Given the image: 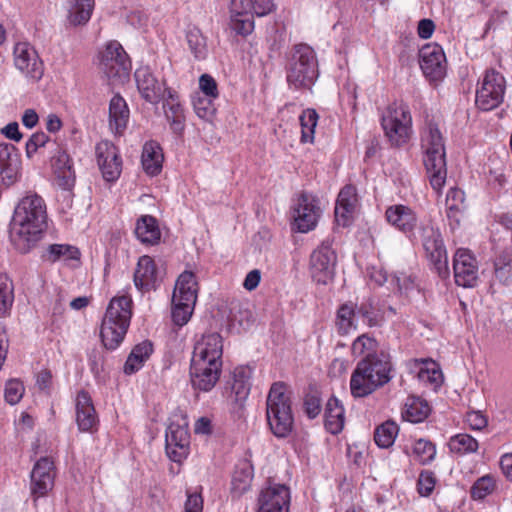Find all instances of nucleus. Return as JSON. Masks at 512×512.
Listing matches in <instances>:
<instances>
[{
    "label": "nucleus",
    "instance_id": "6",
    "mask_svg": "<svg viewBox=\"0 0 512 512\" xmlns=\"http://www.w3.org/2000/svg\"><path fill=\"white\" fill-rule=\"evenodd\" d=\"M318 75V63L313 49L305 44L295 46L286 67V79L289 87L310 89Z\"/></svg>",
    "mask_w": 512,
    "mask_h": 512
},
{
    "label": "nucleus",
    "instance_id": "31",
    "mask_svg": "<svg viewBox=\"0 0 512 512\" xmlns=\"http://www.w3.org/2000/svg\"><path fill=\"white\" fill-rule=\"evenodd\" d=\"M357 303L347 301L336 312L335 325L340 335H347L357 328Z\"/></svg>",
    "mask_w": 512,
    "mask_h": 512
},
{
    "label": "nucleus",
    "instance_id": "32",
    "mask_svg": "<svg viewBox=\"0 0 512 512\" xmlns=\"http://www.w3.org/2000/svg\"><path fill=\"white\" fill-rule=\"evenodd\" d=\"M168 98L163 104L166 118L175 134H182L185 128V115L182 105L177 101L173 92L168 89Z\"/></svg>",
    "mask_w": 512,
    "mask_h": 512
},
{
    "label": "nucleus",
    "instance_id": "3",
    "mask_svg": "<svg viewBox=\"0 0 512 512\" xmlns=\"http://www.w3.org/2000/svg\"><path fill=\"white\" fill-rule=\"evenodd\" d=\"M391 364L384 356H370L361 360L350 379L353 397L362 398L373 393L391 379Z\"/></svg>",
    "mask_w": 512,
    "mask_h": 512
},
{
    "label": "nucleus",
    "instance_id": "53",
    "mask_svg": "<svg viewBox=\"0 0 512 512\" xmlns=\"http://www.w3.org/2000/svg\"><path fill=\"white\" fill-rule=\"evenodd\" d=\"M419 380L430 383L435 387L442 383V372L436 367V364L432 361H425L424 367H421L418 372Z\"/></svg>",
    "mask_w": 512,
    "mask_h": 512
},
{
    "label": "nucleus",
    "instance_id": "55",
    "mask_svg": "<svg viewBox=\"0 0 512 512\" xmlns=\"http://www.w3.org/2000/svg\"><path fill=\"white\" fill-rule=\"evenodd\" d=\"M195 113L204 120H211L215 113V108L211 98L198 97L193 101Z\"/></svg>",
    "mask_w": 512,
    "mask_h": 512
},
{
    "label": "nucleus",
    "instance_id": "25",
    "mask_svg": "<svg viewBox=\"0 0 512 512\" xmlns=\"http://www.w3.org/2000/svg\"><path fill=\"white\" fill-rule=\"evenodd\" d=\"M161 275L155 261L148 255H143L137 262L134 272V284L141 292H149L157 288Z\"/></svg>",
    "mask_w": 512,
    "mask_h": 512
},
{
    "label": "nucleus",
    "instance_id": "4",
    "mask_svg": "<svg viewBox=\"0 0 512 512\" xmlns=\"http://www.w3.org/2000/svg\"><path fill=\"white\" fill-rule=\"evenodd\" d=\"M132 316V300L127 296L114 297L104 315L100 336L103 345L116 349L123 341Z\"/></svg>",
    "mask_w": 512,
    "mask_h": 512
},
{
    "label": "nucleus",
    "instance_id": "11",
    "mask_svg": "<svg viewBox=\"0 0 512 512\" xmlns=\"http://www.w3.org/2000/svg\"><path fill=\"white\" fill-rule=\"evenodd\" d=\"M131 69L130 59L118 41L109 42L101 53L100 70L111 81H124Z\"/></svg>",
    "mask_w": 512,
    "mask_h": 512
},
{
    "label": "nucleus",
    "instance_id": "57",
    "mask_svg": "<svg viewBox=\"0 0 512 512\" xmlns=\"http://www.w3.org/2000/svg\"><path fill=\"white\" fill-rule=\"evenodd\" d=\"M465 194L456 187L450 188L446 196V206L450 211H458L464 204Z\"/></svg>",
    "mask_w": 512,
    "mask_h": 512
},
{
    "label": "nucleus",
    "instance_id": "42",
    "mask_svg": "<svg viewBox=\"0 0 512 512\" xmlns=\"http://www.w3.org/2000/svg\"><path fill=\"white\" fill-rule=\"evenodd\" d=\"M252 478V467L247 462L239 464L232 476V492L236 496L242 495L250 488Z\"/></svg>",
    "mask_w": 512,
    "mask_h": 512
},
{
    "label": "nucleus",
    "instance_id": "8",
    "mask_svg": "<svg viewBox=\"0 0 512 512\" xmlns=\"http://www.w3.org/2000/svg\"><path fill=\"white\" fill-rule=\"evenodd\" d=\"M418 240L435 271L442 278L449 274L448 257L440 231L431 221L421 222L417 230Z\"/></svg>",
    "mask_w": 512,
    "mask_h": 512
},
{
    "label": "nucleus",
    "instance_id": "38",
    "mask_svg": "<svg viewBox=\"0 0 512 512\" xmlns=\"http://www.w3.org/2000/svg\"><path fill=\"white\" fill-rule=\"evenodd\" d=\"M494 275L504 285H512V249H504L495 255Z\"/></svg>",
    "mask_w": 512,
    "mask_h": 512
},
{
    "label": "nucleus",
    "instance_id": "21",
    "mask_svg": "<svg viewBox=\"0 0 512 512\" xmlns=\"http://www.w3.org/2000/svg\"><path fill=\"white\" fill-rule=\"evenodd\" d=\"M222 370V363H209L200 360H191L190 379L195 390L208 392L218 382Z\"/></svg>",
    "mask_w": 512,
    "mask_h": 512
},
{
    "label": "nucleus",
    "instance_id": "45",
    "mask_svg": "<svg viewBox=\"0 0 512 512\" xmlns=\"http://www.w3.org/2000/svg\"><path fill=\"white\" fill-rule=\"evenodd\" d=\"M398 426L393 421H386L376 428L374 433L375 443L381 448L390 447L398 434Z\"/></svg>",
    "mask_w": 512,
    "mask_h": 512
},
{
    "label": "nucleus",
    "instance_id": "39",
    "mask_svg": "<svg viewBox=\"0 0 512 512\" xmlns=\"http://www.w3.org/2000/svg\"><path fill=\"white\" fill-rule=\"evenodd\" d=\"M95 0H74L69 10L68 21L73 26L85 25L91 18Z\"/></svg>",
    "mask_w": 512,
    "mask_h": 512
},
{
    "label": "nucleus",
    "instance_id": "40",
    "mask_svg": "<svg viewBox=\"0 0 512 512\" xmlns=\"http://www.w3.org/2000/svg\"><path fill=\"white\" fill-rule=\"evenodd\" d=\"M448 448L451 453L464 456L477 452L479 443L469 434L458 433L449 439Z\"/></svg>",
    "mask_w": 512,
    "mask_h": 512
},
{
    "label": "nucleus",
    "instance_id": "13",
    "mask_svg": "<svg viewBox=\"0 0 512 512\" xmlns=\"http://www.w3.org/2000/svg\"><path fill=\"white\" fill-rule=\"evenodd\" d=\"M290 501L289 487L269 480L258 495L257 512H289Z\"/></svg>",
    "mask_w": 512,
    "mask_h": 512
},
{
    "label": "nucleus",
    "instance_id": "47",
    "mask_svg": "<svg viewBox=\"0 0 512 512\" xmlns=\"http://www.w3.org/2000/svg\"><path fill=\"white\" fill-rule=\"evenodd\" d=\"M56 177V183L62 192L58 197L63 198L66 201V206L71 207L72 205V188L75 184V172L74 170H65L62 172L54 173Z\"/></svg>",
    "mask_w": 512,
    "mask_h": 512
},
{
    "label": "nucleus",
    "instance_id": "30",
    "mask_svg": "<svg viewBox=\"0 0 512 512\" xmlns=\"http://www.w3.org/2000/svg\"><path fill=\"white\" fill-rule=\"evenodd\" d=\"M162 148L156 141H148L144 144L141 162L144 171L155 176L161 172L163 162Z\"/></svg>",
    "mask_w": 512,
    "mask_h": 512
},
{
    "label": "nucleus",
    "instance_id": "64",
    "mask_svg": "<svg viewBox=\"0 0 512 512\" xmlns=\"http://www.w3.org/2000/svg\"><path fill=\"white\" fill-rule=\"evenodd\" d=\"M203 498L199 493H191L187 495L184 505V512H202Z\"/></svg>",
    "mask_w": 512,
    "mask_h": 512
},
{
    "label": "nucleus",
    "instance_id": "60",
    "mask_svg": "<svg viewBox=\"0 0 512 512\" xmlns=\"http://www.w3.org/2000/svg\"><path fill=\"white\" fill-rule=\"evenodd\" d=\"M304 411L310 419L316 418L321 412V400L316 395H307L304 399Z\"/></svg>",
    "mask_w": 512,
    "mask_h": 512
},
{
    "label": "nucleus",
    "instance_id": "41",
    "mask_svg": "<svg viewBox=\"0 0 512 512\" xmlns=\"http://www.w3.org/2000/svg\"><path fill=\"white\" fill-rule=\"evenodd\" d=\"M357 315L369 327L380 326L383 322V313L372 298H368L357 304Z\"/></svg>",
    "mask_w": 512,
    "mask_h": 512
},
{
    "label": "nucleus",
    "instance_id": "61",
    "mask_svg": "<svg viewBox=\"0 0 512 512\" xmlns=\"http://www.w3.org/2000/svg\"><path fill=\"white\" fill-rule=\"evenodd\" d=\"M466 423L472 430H482L487 424V418L479 411H470L466 415Z\"/></svg>",
    "mask_w": 512,
    "mask_h": 512
},
{
    "label": "nucleus",
    "instance_id": "5",
    "mask_svg": "<svg viewBox=\"0 0 512 512\" xmlns=\"http://www.w3.org/2000/svg\"><path fill=\"white\" fill-rule=\"evenodd\" d=\"M266 417L271 432L278 438L287 437L294 427L292 401L283 382L272 384L266 400Z\"/></svg>",
    "mask_w": 512,
    "mask_h": 512
},
{
    "label": "nucleus",
    "instance_id": "46",
    "mask_svg": "<svg viewBox=\"0 0 512 512\" xmlns=\"http://www.w3.org/2000/svg\"><path fill=\"white\" fill-rule=\"evenodd\" d=\"M13 302V282L6 274H0V317L8 314Z\"/></svg>",
    "mask_w": 512,
    "mask_h": 512
},
{
    "label": "nucleus",
    "instance_id": "10",
    "mask_svg": "<svg viewBox=\"0 0 512 512\" xmlns=\"http://www.w3.org/2000/svg\"><path fill=\"white\" fill-rule=\"evenodd\" d=\"M475 103L483 111L497 108L504 100L506 81L504 76L495 69H487L479 81Z\"/></svg>",
    "mask_w": 512,
    "mask_h": 512
},
{
    "label": "nucleus",
    "instance_id": "14",
    "mask_svg": "<svg viewBox=\"0 0 512 512\" xmlns=\"http://www.w3.org/2000/svg\"><path fill=\"white\" fill-rule=\"evenodd\" d=\"M319 200L308 193H302L293 208V219L297 230L307 233L313 230L321 216Z\"/></svg>",
    "mask_w": 512,
    "mask_h": 512
},
{
    "label": "nucleus",
    "instance_id": "50",
    "mask_svg": "<svg viewBox=\"0 0 512 512\" xmlns=\"http://www.w3.org/2000/svg\"><path fill=\"white\" fill-rule=\"evenodd\" d=\"M230 26L240 35H248L254 29L252 16L248 13L238 12L234 8L231 11Z\"/></svg>",
    "mask_w": 512,
    "mask_h": 512
},
{
    "label": "nucleus",
    "instance_id": "7",
    "mask_svg": "<svg viewBox=\"0 0 512 512\" xmlns=\"http://www.w3.org/2000/svg\"><path fill=\"white\" fill-rule=\"evenodd\" d=\"M196 276L184 271L178 277L172 295V320L178 326L185 325L192 316L197 300Z\"/></svg>",
    "mask_w": 512,
    "mask_h": 512
},
{
    "label": "nucleus",
    "instance_id": "24",
    "mask_svg": "<svg viewBox=\"0 0 512 512\" xmlns=\"http://www.w3.org/2000/svg\"><path fill=\"white\" fill-rule=\"evenodd\" d=\"M223 339L219 333L204 334L195 344L192 359L209 363H222Z\"/></svg>",
    "mask_w": 512,
    "mask_h": 512
},
{
    "label": "nucleus",
    "instance_id": "2",
    "mask_svg": "<svg viewBox=\"0 0 512 512\" xmlns=\"http://www.w3.org/2000/svg\"><path fill=\"white\" fill-rule=\"evenodd\" d=\"M421 147L424 151V166L432 189L441 195L446 183L447 166L445 144L442 133L432 121L427 122L421 132Z\"/></svg>",
    "mask_w": 512,
    "mask_h": 512
},
{
    "label": "nucleus",
    "instance_id": "62",
    "mask_svg": "<svg viewBox=\"0 0 512 512\" xmlns=\"http://www.w3.org/2000/svg\"><path fill=\"white\" fill-rule=\"evenodd\" d=\"M48 141V136L44 132L33 134L26 143V153L28 157L35 153L39 147H43Z\"/></svg>",
    "mask_w": 512,
    "mask_h": 512
},
{
    "label": "nucleus",
    "instance_id": "36",
    "mask_svg": "<svg viewBox=\"0 0 512 512\" xmlns=\"http://www.w3.org/2000/svg\"><path fill=\"white\" fill-rule=\"evenodd\" d=\"M135 234L142 243L146 244L157 243L161 236L157 220L150 215H144L137 221Z\"/></svg>",
    "mask_w": 512,
    "mask_h": 512
},
{
    "label": "nucleus",
    "instance_id": "35",
    "mask_svg": "<svg viewBox=\"0 0 512 512\" xmlns=\"http://www.w3.org/2000/svg\"><path fill=\"white\" fill-rule=\"evenodd\" d=\"M430 406L427 401L411 396L408 397L402 410L404 420L411 423H420L424 421L430 414Z\"/></svg>",
    "mask_w": 512,
    "mask_h": 512
},
{
    "label": "nucleus",
    "instance_id": "49",
    "mask_svg": "<svg viewBox=\"0 0 512 512\" xmlns=\"http://www.w3.org/2000/svg\"><path fill=\"white\" fill-rule=\"evenodd\" d=\"M377 346L378 343L376 339L365 333L358 336L352 343V353L357 357L363 355H365V357L377 356Z\"/></svg>",
    "mask_w": 512,
    "mask_h": 512
},
{
    "label": "nucleus",
    "instance_id": "48",
    "mask_svg": "<svg viewBox=\"0 0 512 512\" xmlns=\"http://www.w3.org/2000/svg\"><path fill=\"white\" fill-rule=\"evenodd\" d=\"M412 454L414 459L422 465L429 464L436 456L435 445L425 439H418L413 445Z\"/></svg>",
    "mask_w": 512,
    "mask_h": 512
},
{
    "label": "nucleus",
    "instance_id": "37",
    "mask_svg": "<svg viewBox=\"0 0 512 512\" xmlns=\"http://www.w3.org/2000/svg\"><path fill=\"white\" fill-rule=\"evenodd\" d=\"M251 376L252 369L249 366H239L234 369L232 392L235 394L237 402L244 401L248 397L251 388Z\"/></svg>",
    "mask_w": 512,
    "mask_h": 512
},
{
    "label": "nucleus",
    "instance_id": "28",
    "mask_svg": "<svg viewBox=\"0 0 512 512\" xmlns=\"http://www.w3.org/2000/svg\"><path fill=\"white\" fill-rule=\"evenodd\" d=\"M358 203L356 187L352 184L345 185L338 194L335 206V219L339 225L345 227L350 223Z\"/></svg>",
    "mask_w": 512,
    "mask_h": 512
},
{
    "label": "nucleus",
    "instance_id": "51",
    "mask_svg": "<svg viewBox=\"0 0 512 512\" xmlns=\"http://www.w3.org/2000/svg\"><path fill=\"white\" fill-rule=\"evenodd\" d=\"M187 43L198 60L204 59L207 54L206 40L199 29L193 28L187 32Z\"/></svg>",
    "mask_w": 512,
    "mask_h": 512
},
{
    "label": "nucleus",
    "instance_id": "54",
    "mask_svg": "<svg viewBox=\"0 0 512 512\" xmlns=\"http://www.w3.org/2000/svg\"><path fill=\"white\" fill-rule=\"evenodd\" d=\"M25 388L23 384L16 379L9 380L5 385L4 397L10 405L17 404L23 397Z\"/></svg>",
    "mask_w": 512,
    "mask_h": 512
},
{
    "label": "nucleus",
    "instance_id": "26",
    "mask_svg": "<svg viewBox=\"0 0 512 512\" xmlns=\"http://www.w3.org/2000/svg\"><path fill=\"white\" fill-rule=\"evenodd\" d=\"M76 423L82 432H93L99 423L93 401L88 392L81 390L75 399Z\"/></svg>",
    "mask_w": 512,
    "mask_h": 512
},
{
    "label": "nucleus",
    "instance_id": "19",
    "mask_svg": "<svg viewBox=\"0 0 512 512\" xmlns=\"http://www.w3.org/2000/svg\"><path fill=\"white\" fill-rule=\"evenodd\" d=\"M385 218L391 226L405 234L411 241L418 240V218L412 208L402 204L391 205L385 211Z\"/></svg>",
    "mask_w": 512,
    "mask_h": 512
},
{
    "label": "nucleus",
    "instance_id": "20",
    "mask_svg": "<svg viewBox=\"0 0 512 512\" xmlns=\"http://www.w3.org/2000/svg\"><path fill=\"white\" fill-rule=\"evenodd\" d=\"M55 474L54 462L49 457H42L35 463L31 472L30 485L34 501L46 496L52 490Z\"/></svg>",
    "mask_w": 512,
    "mask_h": 512
},
{
    "label": "nucleus",
    "instance_id": "27",
    "mask_svg": "<svg viewBox=\"0 0 512 512\" xmlns=\"http://www.w3.org/2000/svg\"><path fill=\"white\" fill-rule=\"evenodd\" d=\"M137 88L141 96L149 103L157 104L166 89L155 78L148 67H140L134 73Z\"/></svg>",
    "mask_w": 512,
    "mask_h": 512
},
{
    "label": "nucleus",
    "instance_id": "16",
    "mask_svg": "<svg viewBox=\"0 0 512 512\" xmlns=\"http://www.w3.org/2000/svg\"><path fill=\"white\" fill-rule=\"evenodd\" d=\"M98 167L104 180L116 181L122 172V158L118 148L110 141H100L95 147Z\"/></svg>",
    "mask_w": 512,
    "mask_h": 512
},
{
    "label": "nucleus",
    "instance_id": "33",
    "mask_svg": "<svg viewBox=\"0 0 512 512\" xmlns=\"http://www.w3.org/2000/svg\"><path fill=\"white\" fill-rule=\"evenodd\" d=\"M325 428L331 434H338L342 431L345 422L344 408L339 400L331 397L326 404L325 413Z\"/></svg>",
    "mask_w": 512,
    "mask_h": 512
},
{
    "label": "nucleus",
    "instance_id": "18",
    "mask_svg": "<svg viewBox=\"0 0 512 512\" xmlns=\"http://www.w3.org/2000/svg\"><path fill=\"white\" fill-rule=\"evenodd\" d=\"M419 64L423 74L432 81L441 80L446 74V57L436 43L426 44L419 50Z\"/></svg>",
    "mask_w": 512,
    "mask_h": 512
},
{
    "label": "nucleus",
    "instance_id": "23",
    "mask_svg": "<svg viewBox=\"0 0 512 512\" xmlns=\"http://www.w3.org/2000/svg\"><path fill=\"white\" fill-rule=\"evenodd\" d=\"M455 282L459 286L474 287L478 279V267L474 256L466 249H458L453 259Z\"/></svg>",
    "mask_w": 512,
    "mask_h": 512
},
{
    "label": "nucleus",
    "instance_id": "52",
    "mask_svg": "<svg viewBox=\"0 0 512 512\" xmlns=\"http://www.w3.org/2000/svg\"><path fill=\"white\" fill-rule=\"evenodd\" d=\"M495 479L491 475L479 478L471 487V497L475 500H482L495 489Z\"/></svg>",
    "mask_w": 512,
    "mask_h": 512
},
{
    "label": "nucleus",
    "instance_id": "22",
    "mask_svg": "<svg viewBox=\"0 0 512 512\" xmlns=\"http://www.w3.org/2000/svg\"><path fill=\"white\" fill-rule=\"evenodd\" d=\"M21 158L17 148L10 143H0V183L5 187L20 179Z\"/></svg>",
    "mask_w": 512,
    "mask_h": 512
},
{
    "label": "nucleus",
    "instance_id": "34",
    "mask_svg": "<svg viewBox=\"0 0 512 512\" xmlns=\"http://www.w3.org/2000/svg\"><path fill=\"white\" fill-rule=\"evenodd\" d=\"M153 352V345L150 341H143L132 349L125 364L123 371L127 375H132L140 370Z\"/></svg>",
    "mask_w": 512,
    "mask_h": 512
},
{
    "label": "nucleus",
    "instance_id": "44",
    "mask_svg": "<svg viewBox=\"0 0 512 512\" xmlns=\"http://www.w3.org/2000/svg\"><path fill=\"white\" fill-rule=\"evenodd\" d=\"M301 125V142L302 143H313L315 128L318 122V114L314 109L304 110L300 117Z\"/></svg>",
    "mask_w": 512,
    "mask_h": 512
},
{
    "label": "nucleus",
    "instance_id": "56",
    "mask_svg": "<svg viewBox=\"0 0 512 512\" xmlns=\"http://www.w3.org/2000/svg\"><path fill=\"white\" fill-rule=\"evenodd\" d=\"M435 477L433 472L425 470L422 471L418 478V491L422 496H429L435 487Z\"/></svg>",
    "mask_w": 512,
    "mask_h": 512
},
{
    "label": "nucleus",
    "instance_id": "12",
    "mask_svg": "<svg viewBox=\"0 0 512 512\" xmlns=\"http://www.w3.org/2000/svg\"><path fill=\"white\" fill-rule=\"evenodd\" d=\"M337 255L329 241H323L310 255L309 270L312 279L327 285L335 275Z\"/></svg>",
    "mask_w": 512,
    "mask_h": 512
},
{
    "label": "nucleus",
    "instance_id": "17",
    "mask_svg": "<svg viewBox=\"0 0 512 512\" xmlns=\"http://www.w3.org/2000/svg\"><path fill=\"white\" fill-rule=\"evenodd\" d=\"M165 448L167 456L174 462L181 463L187 458L190 449V434L187 423L171 422L166 430Z\"/></svg>",
    "mask_w": 512,
    "mask_h": 512
},
{
    "label": "nucleus",
    "instance_id": "63",
    "mask_svg": "<svg viewBox=\"0 0 512 512\" xmlns=\"http://www.w3.org/2000/svg\"><path fill=\"white\" fill-rule=\"evenodd\" d=\"M252 4L253 13L256 16L262 17L275 10L273 0H250Z\"/></svg>",
    "mask_w": 512,
    "mask_h": 512
},
{
    "label": "nucleus",
    "instance_id": "9",
    "mask_svg": "<svg viewBox=\"0 0 512 512\" xmlns=\"http://www.w3.org/2000/svg\"><path fill=\"white\" fill-rule=\"evenodd\" d=\"M411 115L407 105L394 102L382 115L381 124L385 135L393 146L408 142L411 135Z\"/></svg>",
    "mask_w": 512,
    "mask_h": 512
},
{
    "label": "nucleus",
    "instance_id": "43",
    "mask_svg": "<svg viewBox=\"0 0 512 512\" xmlns=\"http://www.w3.org/2000/svg\"><path fill=\"white\" fill-rule=\"evenodd\" d=\"M79 250L67 244H51L48 246L44 258L49 262H56L59 260H75L79 259Z\"/></svg>",
    "mask_w": 512,
    "mask_h": 512
},
{
    "label": "nucleus",
    "instance_id": "58",
    "mask_svg": "<svg viewBox=\"0 0 512 512\" xmlns=\"http://www.w3.org/2000/svg\"><path fill=\"white\" fill-rule=\"evenodd\" d=\"M199 87L205 96L211 99H216L219 95L215 79L208 74H203L200 76Z\"/></svg>",
    "mask_w": 512,
    "mask_h": 512
},
{
    "label": "nucleus",
    "instance_id": "59",
    "mask_svg": "<svg viewBox=\"0 0 512 512\" xmlns=\"http://www.w3.org/2000/svg\"><path fill=\"white\" fill-rule=\"evenodd\" d=\"M52 166L54 173L62 172L65 170H73L72 160L66 151H58L52 159Z\"/></svg>",
    "mask_w": 512,
    "mask_h": 512
},
{
    "label": "nucleus",
    "instance_id": "15",
    "mask_svg": "<svg viewBox=\"0 0 512 512\" xmlns=\"http://www.w3.org/2000/svg\"><path fill=\"white\" fill-rule=\"evenodd\" d=\"M14 65L34 82L44 75V64L37 51L27 42H19L13 49Z\"/></svg>",
    "mask_w": 512,
    "mask_h": 512
},
{
    "label": "nucleus",
    "instance_id": "1",
    "mask_svg": "<svg viewBox=\"0 0 512 512\" xmlns=\"http://www.w3.org/2000/svg\"><path fill=\"white\" fill-rule=\"evenodd\" d=\"M48 214L44 199L28 192L15 207L10 239L20 253H27L47 228Z\"/></svg>",
    "mask_w": 512,
    "mask_h": 512
},
{
    "label": "nucleus",
    "instance_id": "29",
    "mask_svg": "<svg viewBox=\"0 0 512 512\" xmlns=\"http://www.w3.org/2000/svg\"><path fill=\"white\" fill-rule=\"evenodd\" d=\"M129 108L123 97L115 95L109 103V126L115 133L121 135L129 121Z\"/></svg>",
    "mask_w": 512,
    "mask_h": 512
}]
</instances>
